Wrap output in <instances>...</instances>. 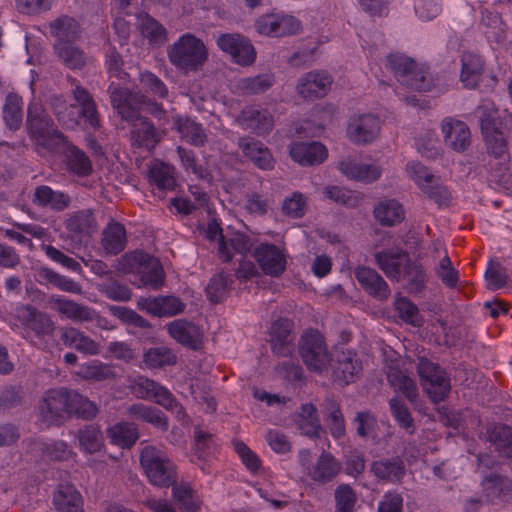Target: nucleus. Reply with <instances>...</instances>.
Here are the masks:
<instances>
[{"label":"nucleus","mask_w":512,"mask_h":512,"mask_svg":"<svg viewBox=\"0 0 512 512\" xmlns=\"http://www.w3.org/2000/svg\"><path fill=\"white\" fill-rule=\"evenodd\" d=\"M421 385L434 403L443 401L451 391L450 378L439 364L421 358L417 365Z\"/></svg>","instance_id":"7"},{"label":"nucleus","mask_w":512,"mask_h":512,"mask_svg":"<svg viewBox=\"0 0 512 512\" xmlns=\"http://www.w3.org/2000/svg\"><path fill=\"white\" fill-rule=\"evenodd\" d=\"M167 56L177 70L188 74L202 69L208 59V50L202 39L186 32L167 47Z\"/></svg>","instance_id":"3"},{"label":"nucleus","mask_w":512,"mask_h":512,"mask_svg":"<svg viewBox=\"0 0 512 512\" xmlns=\"http://www.w3.org/2000/svg\"><path fill=\"white\" fill-rule=\"evenodd\" d=\"M73 98L76 102V108L79 107L81 117L85 119L88 125L93 129L100 127L99 113L97 111L96 103L87 89L77 85L72 90Z\"/></svg>","instance_id":"37"},{"label":"nucleus","mask_w":512,"mask_h":512,"mask_svg":"<svg viewBox=\"0 0 512 512\" xmlns=\"http://www.w3.org/2000/svg\"><path fill=\"white\" fill-rule=\"evenodd\" d=\"M380 132V120L373 114L353 115L347 127V136L357 145L373 142Z\"/></svg>","instance_id":"12"},{"label":"nucleus","mask_w":512,"mask_h":512,"mask_svg":"<svg viewBox=\"0 0 512 512\" xmlns=\"http://www.w3.org/2000/svg\"><path fill=\"white\" fill-rule=\"evenodd\" d=\"M341 463L325 450L318 456L314 465L307 472V476L314 482L324 485L332 482L340 473Z\"/></svg>","instance_id":"28"},{"label":"nucleus","mask_w":512,"mask_h":512,"mask_svg":"<svg viewBox=\"0 0 512 512\" xmlns=\"http://www.w3.org/2000/svg\"><path fill=\"white\" fill-rule=\"evenodd\" d=\"M53 505L57 512H84L80 492L71 483H60L53 494Z\"/></svg>","instance_id":"31"},{"label":"nucleus","mask_w":512,"mask_h":512,"mask_svg":"<svg viewBox=\"0 0 512 512\" xmlns=\"http://www.w3.org/2000/svg\"><path fill=\"white\" fill-rule=\"evenodd\" d=\"M57 57L67 68L71 70H80L88 62L87 54L76 42L53 47Z\"/></svg>","instance_id":"44"},{"label":"nucleus","mask_w":512,"mask_h":512,"mask_svg":"<svg viewBox=\"0 0 512 512\" xmlns=\"http://www.w3.org/2000/svg\"><path fill=\"white\" fill-rule=\"evenodd\" d=\"M398 316L408 324L420 327L423 324V318L417 306L406 297H399L394 303Z\"/></svg>","instance_id":"64"},{"label":"nucleus","mask_w":512,"mask_h":512,"mask_svg":"<svg viewBox=\"0 0 512 512\" xmlns=\"http://www.w3.org/2000/svg\"><path fill=\"white\" fill-rule=\"evenodd\" d=\"M481 489L488 502L498 504L512 494V479L497 471H481Z\"/></svg>","instance_id":"13"},{"label":"nucleus","mask_w":512,"mask_h":512,"mask_svg":"<svg viewBox=\"0 0 512 512\" xmlns=\"http://www.w3.org/2000/svg\"><path fill=\"white\" fill-rule=\"evenodd\" d=\"M293 421L297 429L309 438H320L325 432L320 424L317 408L312 403L302 404Z\"/></svg>","instance_id":"32"},{"label":"nucleus","mask_w":512,"mask_h":512,"mask_svg":"<svg viewBox=\"0 0 512 512\" xmlns=\"http://www.w3.org/2000/svg\"><path fill=\"white\" fill-rule=\"evenodd\" d=\"M327 155L326 147L317 141L294 142L290 146L291 158L302 166L319 165Z\"/></svg>","instance_id":"26"},{"label":"nucleus","mask_w":512,"mask_h":512,"mask_svg":"<svg viewBox=\"0 0 512 512\" xmlns=\"http://www.w3.org/2000/svg\"><path fill=\"white\" fill-rule=\"evenodd\" d=\"M275 82L271 73L259 74L252 77H245L238 81V89L246 95L262 94L269 90Z\"/></svg>","instance_id":"53"},{"label":"nucleus","mask_w":512,"mask_h":512,"mask_svg":"<svg viewBox=\"0 0 512 512\" xmlns=\"http://www.w3.org/2000/svg\"><path fill=\"white\" fill-rule=\"evenodd\" d=\"M237 145L243 156L257 168L263 171L274 169L276 161L270 149L262 141L246 135L238 138Z\"/></svg>","instance_id":"15"},{"label":"nucleus","mask_w":512,"mask_h":512,"mask_svg":"<svg viewBox=\"0 0 512 512\" xmlns=\"http://www.w3.org/2000/svg\"><path fill=\"white\" fill-rule=\"evenodd\" d=\"M144 363L150 368H163L177 362L175 354L166 347H153L144 353Z\"/></svg>","instance_id":"60"},{"label":"nucleus","mask_w":512,"mask_h":512,"mask_svg":"<svg viewBox=\"0 0 512 512\" xmlns=\"http://www.w3.org/2000/svg\"><path fill=\"white\" fill-rule=\"evenodd\" d=\"M388 403L391 415L397 424L409 435L414 434L415 422L408 406L399 397L391 398Z\"/></svg>","instance_id":"57"},{"label":"nucleus","mask_w":512,"mask_h":512,"mask_svg":"<svg viewBox=\"0 0 512 512\" xmlns=\"http://www.w3.org/2000/svg\"><path fill=\"white\" fill-rule=\"evenodd\" d=\"M126 243V230L121 223L112 222L104 228L101 245L106 253L117 255L125 249Z\"/></svg>","instance_id":"40"},{"label":"nucleus","mask_w":512,"mask_h":512,"mask_svg":"<svg viewBox=\"0 0 512 512\" xmlns=\"http://www.w3.org/2000/svg\"><path fill=\"white\" fill-rule=\"evenodd\" d=\"M335 512H356L357 495L349 484H340L334 491Z\"/></svg>","instance_id":"63"},{"label":"nucleus","mask_w":512,"mask_h":512,"mask_svg":"<svg viewBox=\"0 0 512 512\" xmlns=\"http://www.w3.org/2000/svg\"><path fill=\"white\" fill-rule=\"evenodd\" d=\"M50 303L52 304L53 309L57 310L60 314L73 321L82 322L90 321L93 319V310L72 300L63 299L60 297H52L50 299Z\"/></svg>","instance_id":"41"},{"label":"nucleus","mask_w":512,"mask_h":512,"mask_svg":"<svg viewBox=\"0 0 512 512\" xmlns=\"http://www.w3.org/2000/svg\"><path fill=\"white\" fill-rule=\"evenodd\" d=\"M415 60L401 53H390L387 55L386 67L391 70L397 81L406 87H420L424 88L426 82L421 80L420 82H413L409 76L408 71L415 67Z\"/></svg>","instance_id":"33"},{"label":"nucleus","mask_w":512,"mask_h":512,"mask_svg":"<svg viewBox=\"0 0 512 512\" xmlns=\"http://www.w3.org/2000/svg\"><path fill=\"white\" fill-rule=\"evenodd\" d=\"M168 334L178 343L193 351H198L203 345V332L186 319H177L167 325Z\"/></svg>","instance_id":"20"},{"label":"nucleus","mask_w":512,"mask_h":512,"mask_svg":"<svg viewBox=\"0 0 512 512\" xmlns=\"http://www.w3.org/2000/svg\"><path fill=\"white\" fill-rule=\"evenodd\" d=\"M293 322L280 318L271 324L269 343L272 353L278 357H288L294 350Z\"/></svg>","instance_id":"16"},{"label":"nucleus","mask_w":512,"mask_h":512,"mask_svg":"<svg viewBox=\"0 0 512 512\" xmlns=\"http://www.w3.org/2000/svg\"><path fill=\"white\" fill-rule=\"evenodd\" d=\"M355 278L362 289L377 300H386L391 291L384 278L373 268L359 266L355 269Z\"/></svg>","instance_id":"22"},{"label":"nucleus","mask_w":512,"mask_h":512,"mask_svg":"<svg viewBox=\"0 0 512 512\" xmlns=\"http://www.w3.org/2000/svg\"><path fill=\"white\" fill-rule=\"evenodd\" d=\"M32 202L38 207L48 208L55 212H62L69 208L72 199L67 193L53 190L48 185H40L34 190Z\"/></svg>","instance_id":"29"},{"label":"nucleus","mask_w":512,"mask_h":512,"mask_svg":"<svg viewBox=\"0 0 512 512\" xmlns=\"http://www.w3.org/2000/svg\"><path fill=\"white\" fill-rule=\"evenodd\" d=\"M38 281L46 282L52 286L69 293L80 294L82 292L81 285L63 275L58 274L54 270L43 267L38 271Z\"/></svg>","instance_id":"50"},{"label":"nucleus","mask_w":512,"mask_h":512,"mask_svg":"<svg viewBox=\"0 0 512 512\" xmlns=\"http://www.w3.org/2000/svg\"><path fill=\"white\" fill-rule=\"evenodd\" d=\"M332 81L327 72L311 71L298 80L297 91L307 100L321 98L330 90Z\"/></svg>","instance_id":"21"},{"label":"nucleus","mask_w":512,"mask_h":512,"mask_svg":"<svg viewBox=\"0 0 512 512\" xmlns=\"http://www.w3.org/2000/svg\"><path fill=\"white\" fill-rule=\"evenodd\" d=\"M352 423L355 425L356 434L360 438H376L378 424L375 415L371 411H358Z\"/></svg>","instance_id":"61"},{"label":"nucleus","mask_w":512,"mask_h":512,"mask_svg":"<svg viewBox=\"0 0 512 512\" xmlns=\"http://www.w3.org/2000/svg\"><path fill=\"white\" fill-rule=\"evenodd\" d=\"M107 437L112 444L122 448L132 447L139 438L136 424L132 422H120L107 429Z\"/></svg>","instance_id":"43"},{"label":"nucleus","mask_w":512,"mask_h":512,"mask_svg":"<svg viewBox=\"0 0 512 512\" xmlns=\"http://www.w3.org/2000/svg\"><path fill=\"white\" fill-rule=\"evenodd\" d=\"M32 449L39 453L43 460L49 461H65L72 455L71 449L62 440H36L32 444Z\"/></svg>","instance_id":"42"},{"label":"nucleus","mask_w":512,"mask_h":512,"mask_svg":"<svg viewBox=\"0 0 512 512\" xmlns=\"http://www.w3.org/2000/svg\"><path fill=\"white\" fill-rule=\"evenodd\" d=\"M299 354L307 369L315 373L328 371L331 355L325 337L316 329L306 330L299 340Z\"/></svg>","instance_id":"6"},{"label":"nucleus","mask_w":512,"mask_h":512,"mask_svg":"<svg viewBox=\"0 0 512 512\" xmlns=\"http://www.w3.org/2000/svg\"><path fill=\"white\" fill-rule=\"evenodd\" d=\"M488 439L501 456L512 458V428L510 426H494L488 431Z\"/></svg>","instance_id":"54"},{"label":"nucleus","mask_w":512,"mask_h":512,"mask_svg":"<svg viewBox=\"0 0 512 512\" xmlns=\"http://www.w3.org/2000/svg\"><path fill=\"white\" fill-rule=\"evenodd\" d=\"M375 262L384 274L393 281L406 282L409 293H420L427 282L422 264L412 261L401 248H389L375 253Z\"/></svg>","instance_id":"2"},{"label":"nucleus","mask_w":512,"mask_h":512,"mask_svg":"<svg viewBox=\"0 0 512 512\" xmlns=\"http://www.w3.org/2000/svg\"><path fill=\"white\" fill-rule=\"evenodd\" d=\"M256 31L269 37H285L297 34L301 23L294 16L270 13L260 16L254 24Z\"/></svg>","instance_id":"10"},{"label":"nucleus","mask_w":512,"mask_h":512,"mask_svg":"<svg viewBox=\"0 0 512 512\" xmlns=\"http://www.w3.org/2000/svg\"><path fill=\"white\" fill-rule=\"evenodd\" d=\"M149 178L159 190L172 191L176 187L174 168L166 163H155L149 170Z\"/></svg>","instance_id":"52"},{"label":"nucleus","mask_w":512,"mask_h":512,"mask_svg":"<svg viewBox=\"0 0 512 512\" xmlns=\"http://www.w3.org/2000/svg\"><path fill=\"white\" fill-rule=\"evenodd\" d=\"M461 64V82L466 88H476L484 70L482 57L471 52H465L462 54Z\"/></svg>","instance_id":"38"},{"label":"nucleus","mask_w":512,"mask_h":512,"mask_svg":"<svg viewBox=\"0 0 512 512\" xmlns=\"http://www.w3.org/2000/svg\"><path fill=\"white\" fill-rule=\"evenodd\" d=\"M332 374L336 382L345 386L354 382L362 372V362L355 351L336 349L331 355Z\"/></svg>","instance_id":"9"},{"label":"nucleus","mask_w":512,"mask_h":512,"mask_svg":"<svg viewBox=\"0 0 512 512\" xmlns=\"http://www.w3.org/2000/svg\"><path fill=\"white\" fill-rule=\"evenodd\" d=\"M140 464L149 483L158 488H169L178 481L177 466L165 452L154 446H145L140 453Z\"/></svg>","instance_id":"4"},{"label":"nucleus","mask_w":512,"mask_h":512,"mask_svg":"<svg viewBox=\"0 0 512 512\" xmlns=\"http://www.w3.org/2000/svg\"><path fill=\"white\" fill-rule=\"evenodd\" d=\"M60 339L66 347L74 348L85 355H97L99 345L92 338L74 327H62Z\"/></svg>","instance_id":"35"},{"label":"nucleus","mask_w":512,"mask_h":512,"mask_svg":"<svg viewBox=\"0 0 512 512\" xmlns=\"http://www.w3.org/2000/svg\"><path fill=\"white\" fill-rule=\"evenodd\" d=\"M497 114L498 110L493 101L489 99H482L468 118L471 117L476 119L480 126L481 133H487L498 128Z\"/></svg>","instance_id":"49"},{"label":"nucleus","mask_w":512,"mask_h":512,"mask_svg":"<svg viewBox=\"0 0 512 512\" xmlns=\"http://www.w3.org/2000/svg\"><path fill=\"white\" fill-rule=\"evenodd\" d=\"M110 103L122 120L133 126L132 138L139 146L154 147L160 141V133L148 118L141 115V107L147 102V96L141 92H132L111 82L107 88Z\"/></svg>","instance_id":"1"},{"label":"nucleus","mask_w":512,"mask_h":512,"mask_svg":"<svg viewBox=\"0 0 512 512\" xmlns=\"http://www.w3.org/2000/svg\"><path fill=\"white\" fill-rule=\"evenodd\" d=\"M22 105V98L15 93H9L5 98L2 115L6 127L11 131H17L21 127Z\"/></svg>","instance_id":"48"},{"label":"nucleus","mask_w":512,"mask_h":512,"mask_svg":"<svg viewBox=\"0 0 512 512\" xmlns=\"http://www.w3.org/2000/svg\"><path fill=\"white\" fill-rule=\"evenodd\" d=\"M324 419L333 438L340 439L345 436L346 428L344 416L340 406L335 401H326Z\"/></svg>","instance_id":"51"},{"label":"nucleus","mask_w":512,"mask_h":512,"mask_svg":"<svg viewBox=\"0 0 512 512\" xmlns=\"http://www.w3.org/2000/svg\"><path fill=\"white\" fill-rule=\"evenodd\" d=\"M127 414L131 418L148 423L162 432H166L169 428L168 417L155 406L134 403L127 408Z\"/></svg>","instance_id":"34"},{"label":"nucleus","mask_w":512,"mask_h":512,"mask_svg":"<svg viewBox=\"0 0 512 512\" xmlns=\"http://www.w3.org/2000/svg\"><path fill=\"white\" fill-rule=\"evenodd\" d=\"M70 397V415L75 414L85 420H92L97 416L98 408L93 402L74 390H71Z\"/></svg>","instance_id":"62"},{"label":"nucleus","mask_w":512,"mask_h":512,"mask_svg":"<svg viewBox=\"0 0 512 512\" xmlns=\"http://www.w3.org/2000/svg\"><path fill=\"white\" fill-rule=\"evenodd\" d=\"M238 125L258 136L268 134L273 128V116L267 110L255 106L245 107L236 118Z\"/></svg>","instance_id":"18"},{"label":"nucleus","mask_w":512,"mask_h":512,"mask_svg":"<svg viewBox=\"0 0 512 512\" xmlns=\"http://www.w3.org/2000/svg\"><path fill=\"white\" fill-rule=\"evenodd\" d=\"M340 172L351 180L371 183L381 176L379 167L370 164L359 163L352 159H345L338 163Z\"/></svg>","instance_id":"36"},{"label":"nucleus","mask_w":512,"mask_h":512,"mask_svg":"<svg viewBox=\"0 0 512 512\" xmlns=\"http://www.w3.org/2000/svg\"><path fill=\"white\" fill-rule=\"evenodd\" d=\"M64 145L66 146L65 156L69 169L80 176L90 174L92 166L87 155L72 144L66 142Z\"/></svg>","instance_id":"55"},{"label":"nucleus","mask_w":512,"mask_h":512,"mask_svg":"<svg viewBox=\"0 0 512 512\" xmlns=\"http://www.w3.org/2000/svg\"><path fill=\"white\" fill-rule=\"evenodd\" d=\"M217 45L239 65L248 66L255 61L256 52L254 46L248 38L240 34H221L217 38Z\"/></svg>","instance_id":"11"},{"label":"nucleus","mask_w":512,"mask_h":512,"mask_svg":"<svg viewBox=\"0 0 512 512\" xmlns=\"http://www.w3.org/2000/svg\"><path fill=\"white\" fill-rule=\"evenodd\" d=\"M49 31L54 38L53 47L76 42L82 34L79 22L69 15H60L49 22Z\"/></svg>","instance_id":"24"},{"label":"nucleus","mask_w":512,"mask_h":512,"mask_svg":"<svg viewBox=\"0 0 512 512\" xmlns=\"http://www.w3.org/2000/svg\"><path fill=\"white\" fill-rule=\"evenodd\" d=\"M373 212L382 226H394L404 219L402 205L395 199L381 201Z\"/></svg>","instance_id":"46"},{"label":"nucleus","mask_w":512,"mask_h":512,"mask_svg":"<svg viewBox=\"0 0 512 512\" xmlns=\"http://www.w3.org/2000/svg\"><path fill=\"white\" fill-rule=\"evenodd\" d=\"M64 226L68 232L79 237L91 236L98 227L94 210L90 208L68 213Z\"/></svg>","instance_id":"30"},{"label":"nucleus","mask_w":512,"mask_h":512,"mask_svg":"<svg viewBox=\"0 0 512 512\" xmlns=\"http://www.w3.org/2000/svg\"><path fill=\"white\" fill-rule=\"evenodd\" d=\"M486 151L496 159L508 158V144L503 132L496 128L482 133Z\"/></svg>","instance_id":"59"},{"label":"nucleus","mask_w":512,"mask_h":512,"mask_svg":"<svg viewBox=\"0 0 512 512\" xmlns=\"http://www.w3.org/2000/svg\"><path fill=\"white\" fill-rule=\"evenodd\" d=\"M172 497L184 512H197L200 508V502L194 495V491L186 484H173Z\"/></svg>","instance_id":"58"},{"label":"nucleus","mask_w":512,"mask_h":512,"mask_svg":"<svg viewBox=\"0 0 512 512\" xmlns=\"http://www.w3.org/2000/svg\"><path fill=\"white\" fill-rule=\"evenodd\" d=\"M71 390L60 387L46 391L39 402L40 420L46 425H61L70 415Z\"/></svg>","instance_id":"8"},{"label":"nucleus","mask_w":512,"mask_h":512,"mask_svg":"<svg viewBox=\"0 0 512 512\" xmlns=\"http://www.w3.org/2000/svg\"><path fill=\"white\" fill-rule=\"evenodd\" d=\"M139 29L144 37L153 45H162L167 40V30L156 19L146 12L137 16Z\"/></svg>","instance_id":"45"},{"label":"nucleus","mask_w":512,"mask_h":512,"mask_svg":"<svg viewBox=\"0 0 512 512\" xmlns=\"http://www.w3.org/2000/svg\"><path fill=\"white\" fill-rule=\"evenodd\" d=\"M28 134L39 145L56 151L66 143V137L55 126L52 118L37 104H31L27 111Z\"/></svg>","instance_id":"5"},{"label":"nucleus","mask_w":512,"mask_h":512,"mask_svg":"<svg viewBox=\"0 0 512 512\" xmlns=\"http://www.w3.org/2000/svg\"><path fill=\"white\" fill-rule=\"evenodd\" d=\"M79 448L85 454H95L104 447V437L97 424H87L76 432Z\"/></svg>","instance_id":"39"},{"label":"nucleus","mask_w":512,"mask_h":512,"mask_svg":"<svg viewBox=\"0 0 512 512\" xmlns=\"http://www.w3.org/2000/svg\"><path fill=\"white\" fill-rule=\"evenodd\" d=\"M233 279L229 275L219 273L212 277L206 287V294L212 303L222 302L232 289Z\"/></svg>","instance_id":"56"},{"label":"nucleus","mask_w":512,"mask_h":512,"mask_svg":"<svg viewBox=\"0 0 512 512\" xmlns=\"http://www.w3.org/2000/svg\"><path fill=\"white\" fill-rule=\"evenodd\" d=\"M21 311L20 320L22 325L26 329L33 331L36 337L44 338L53 334L55 326L48 314L38 310L31 304L24 305Z\"/></svg>","instance_id":"27"},{"label":"nucleus","mask_w":512,"mask_h":512,"mask_svg":"<svg viewBox=\"0 0 512 512\" xmlns=\"http://www.w3.org/2000/svg\"><path fill=\"white\" fill-rule=\"evenodd\" d=\"M370 472L380 481L399 484L406 475V466L401 456L381 458L370 464Z\"/></svg>","instance_id":"25"},{"label":"nucleus","mask_w":512,"mask_h":512,"mask_svg":"<svg viewBox=\"0 0 512 512\" xmlns=\"http://www.w3.org/2000/svg\"><path fill=\"white\" fill-rule=\"evenodd\" d=\"M137 308L156 317H171L184 311L186 305L175 296L139 297Z\"/></svg>","instance_id":"17"},{"label":"nucleus","mask_w":512,"mask_h":512,"mask_svg":"<svg viewBox=\"0 0 512 512\" xmlns=\"http://www.w3.org/2000/svg\"><path fill=\"white\" fill-rule=\"evenodd\" d=\"M53 113L62 127L75 129L79 124L81 114L74 104H68L61 96L52 99Z\"/></svg>","instance_id":"47"},{"label":"nucleus","mask_w":512,"mask_h":512,"mask_svg":"<svg viewBox=\"0 0 512 512\" xmlns=\"http://www.w3.org/2000/svg\"><path fill=\"white\" fill-rule=\"evenodd\" d=\"M133 261L138 265L139 281L138 287L148 286L152 289H159L165 279V273L159 260L145 252L136 251L133 254Z\"/></svg>","instance_id":"14"},{"label":"nucleus","mask_w":512,"mask_h":512,"mask_svg":"<svg viewBox=\"0 0 512 512\" xmlns=\"http://www.w3.org/2000/svg\"><path fill=\"white\" fill-rule=\"evenodd\" d=\"M445 143L456 152H464L471 144V133L463 121L446 117L441 125Z\"/></svg>","instance_id":"23"},{"label":"nucleus","mask_w":512,"mask_h":512,"mask_svg":"<svg viewBox=\"0 0 512 512\" xmlns=\"http://www.w3.org/2000/svg\"><path fill=\"white\" fill-rule=\"evenodd\" d=\"M262 271L271 277H279L286 269V258L274 244L259 245L253 254Z\"/></svg>","instance_id":"19"}]
</instances>
